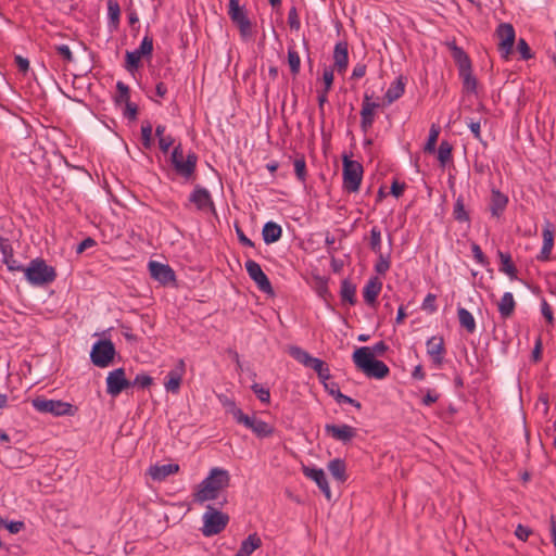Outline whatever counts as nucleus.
Listing matches in <instances>:
<instances>
[{"label":"nucleus","mask_w":556,"mask_h":556,"mask_svg":"<svg viewBox=\"0 0 556 556\" xmlns=\"http://www.w3.org/2000/svg\"><path fill=\"white\" fill-rule=\"evenodd\" d=\"M382 289V281L378 277H371L363 289L364 301L367 305L375 307L377 298Z\"/></svg>","instance_id":"b1692460"},{"label":"nucleus","mask_w":556,"mask_h":556,"mask_svg":"<svg viewBox=\"0 0 556 556\" xmlns=\"http://www.w3.org/2000/svg\"><path fill=\"white\" fill-rule=\"evenodd\" d=\"M131 387V381L126 378L124 368H116L106 377V393L113 397Z\"/></svg>","instance_id":"4468645a"},{"label":"nucleus","mask_w":556,"mask_h":556,"mask_svg":"<svg viewBox=\"0 0 556 556\" xmlns=\"http://www.w3.org/2000/svg\"><path fill=\"white\" fill-rule=\"evenodd\" d=\"M228 15L231 22L239 29L240 36L243 39H248L253 36L252 23L248 16L245 8L240 5L239 0H229Z\"/></svg>","instance_id":"9d476101"},{"label":"nucleus","mask_w":556,"mask_h":556,"mask_svg":"<svg viewBox=\"0 0 556 556\" xmlns=\"http://www.w3.org/2000/svg\"><path fill=\"white\" fill-rule=\"evenodd\" d=\"M517 50L520 53L522 60H529L532 58L531 49L523 38H519L517 42Z\"/></svg>","instance_id":"4d7b16f0"},{"label":"nucleus","mask_w":556,"mask_h":556,"mask_svg":"<svg viewBox=\"0 0 556 556\" xmlns=\"http://www.w3.org/2000/svg\"><path fill=\"white\" fill-rule=\"evenodd\" d=\"M497 255L501 262L500 270L506 274L511 280L517 279V268L511 260V255L501 250L497 251Z\"/></svg>","instance_id":"c756f323"},{"label":"nucleus","mask_w":556,"mask_h":556,"mask_svg":"<svg viewBox=\"0 0 556 556\" xmlns=\"http://www.w3.org/2000/svg\"><path fill=\"white\" fill-rule=\"evenodd\" d=\"M541 313L546 319V321L551 325L554 323V315L551 305L547 303L545 299L541 301Z\"/></svg>","instance_id":"13d9d810"},{"label":"nucleus","mask_w":556,"mask_h":556,"mask_svg":"<svg viewBox=\"0 0 556 556\" xmlns=\"http://www.w3.org/2000/svg\"><path fill=\"white\" fill-rule=\"evenodd\" d=\"M288 64L291 75L296 77L301 70V58L293 47L288 48Z\"/></svg>","instance_id":"e433bc0d"},{"label":"nucleus","mask_w":556,"mask_h":556,"mask_svg":"<svg viewBox=\"0 0 556 556\" xmlns=\"http://www.w3.org/2000/svg\"><path fill=\"white\" fill-rule=\"evenodd\" d=\"M0 252L3 255V260L12 258L13 250L8 239L0 237Z\"/></svg>","instance_id":"052dcab7"},{"label":"nucleus","mask_w":556,"mask_h":556,"mask_svg":"<svg viewBox=\"0 0 556 556\" xmlns=\"http://www.w3.org/2000/svg\"><path fill=\"white\" fill-rule=\"evenodd\" d=\"M302 471L306 478L316 482L327 500L331 498L329 483L327 481L325 471L321 468L303 466Z\"/></svg>","instance_id":"4be33fe9"},{"label":"nucleus","mask_w":556,"mask_h":556,"mask_svg":"<svg viewBox=\"0 0 556 556\" xmlns=\"http://www.w3.org/2000/svg\"><path fill=\"white\" fill-rule=\"evenodd\" d=\"M153 382L151 376L147 374L137 375L134 381H131V386H138L141 389L149 388Z\"/></svg>","instance_id":"864d4df0"},{"label":"nucleus","mask_w":556,"mask_h":556,"mask_svg":"<svg viewBox=\"0 0 556 556\" xmlns=\"http://www.w3.org/2000/svg\"><path fill=\"white\" fill-rule=\"evenodd\" d=\"M508 204V198L498 189H492L489 208L493 217L502 216Z\"/></svg>","instance_id":"393cba45"},{"label":"nucleus","mask_w":556,"mask_h":556,"mask_svg":"<svg viewBox=\"0 0 556 556\" xmlns=\"http://www.w3.org/2000/svg\"><path fill=\"white\" fill-rule=\"evenodd\" d=\"M352 357L355 366L368 378L383 379L390 374L389 367L382 361L376 359L368 346L356 349Z\"/></svg>","instance_id":"7ed1b4c3"},{"label":"nucleus","mask_w":556,"mask_h":556,"mask_svg":"<svg viewBox=\"0 0 556 556\" xmlns=\"http://www.w3.org/2000/svg\"><path fill=\"white\" fill-rule=\"evenodd\" d=\"M554 225L549 222H546L543 230H542V237H543V248H549L553 249L554 247Z\"/></svg>","instance_id":"37998d69"},{"label":"nucleus","mask_w":556,"mask_h":556,"mask_svg":"<svg viewBox=\"0 0 556 556\" xmlns=\"http://www.w3.org/2000/svg\"><path fill=\"white\" fill-rule=\"evenodd\" d=\"M140 66V59L135 55L132 52L127 51L125 56V68L132 73L134 71H137Z\"/></svg>","instance_id":"de8ad7c7"},{"label":"nucleus","mask_w":556,"mask_h":556,"mask_svg":"<svg viewBox=\"0 0 556 556\" xmlns=\"http://www.w3.org/2000/svg\"><path fill=\"white\" fill-rule=\"evenodd\" d=\"M289 354L296 359L299 363L303 364L306 367H309L316 371L318 378L325 382L330 378V369L329 366L321 361L320 358H316L311 356L305 350L300 346H290Z\"/></svg>","instance_id":"1a4fd4ad"},{"label":"nucleus","mask_w":556,"mask_h":556,"mask_svg":"<svg viewBox=\"0 0 556 556\" xmlns=\"http://www.w3.org/2000/svg\"><path fill=\"white\" fill-rule=\"evenodd\" d=\"M262 546V540L256 533L250 534L242 541L239 551L235 556H250L252 553Z\"/></svg>","instance_id":"cd10ccee"},{"label":"nucleus","mask_w":556,"mask_h":556,"mask_svg":"<svg viewBox=\"0 0 556 556\" xmlns=\"http://www.w3.org/2000/svg\"><path fill=\"white\" fill-rule=\"evenodd\" d=\"M445 46L450 49L452 58L457 65L459 78L466 92L476 93L477 78L472 73V64L469 55L462 47H458L456 40H448Z\"/></svg>","instance_id":"f03ea898"},{"label":"nucleus","mask_w":556,"mask_h":556,"mask_svg":"<svg viewBox=\"0 0 556 556\" xmlns=\"http://www.w3.org/2000/svg\"><path fill=\"white\" fill-rule=\"evenodd\" d=\"M343 190L349 193H354L359 190L363 179V165L351 160L348 155H343Z\"/></svg>","instance_id":"6e6552de"},{"label":"nucleus","mask_w":556,"mask_h":556,"mask_svg":"<svg viewBox=\"0 0 556 556\" xmlns=\"http://www.w3.org/2000/svg\"><path fill=\"white\" fill-rule=\"evenodd\" d=\"M251 389L262 403L268 404L270 402L269 389L264 388L260 383L252 384Z\"/></svg>","instance_id":"c03bdc74"},{"label":"nucleus","mask_w":556,"mask_h":556,"mask_svg":"<svg viewBox=\"0 0 556 556\" xmlns=\"http://www.w3.org/2000/svg\"><path fill=\"white\" fill-rule=\"evenodd\" d=\"M440 397V394L435 390H428L426 395L422 397L421 403L425 406H430L435 403Z\"/></svg>","instance_id":"0e129e2a"},{"label":"nucleus","mask_w":556,"mask_h":556,"mask_svg":"<svg viewBox=\"0 0 556 556\" xmlns=\"http://www.w3.org/2000/svg\"><path fill=\"white\" fill-rule=\"evenodd\" d=\"M457 316L460 326L465 328L468 333H473L476 331L475 318L468 309L459 307L457 309Z\"/></svg>","instance_id":"f704fd0d"},{"label":"nucleus","mask_w":556,"mask_h":556,"mask_svg":"<svg viewBox=\"0 0 556 556\" xmlns=\"http://www.w3.org/2000/svg\"><path fill=\"white\" fill-rule=\"evenodd\" d=\"M379 108V104L371 101V97L365 93L362 110H361V128L364 132H367L375 122V110Z\"/></svg>","instance_id":"6ab92c4d"},{"label":"nucleus","mask_w":556,"mask_h":556,"mask_svg":"<svg viewBox=\"0 0 556 556\" xmlns=\"http://www.w3.org/2000/svg\"><path fill=\"white\" fill-rule=\"evenodd\" d=\"M224 407H226L227 412L230 413L232 415V417L235 418V420L237 421V412H242L241 408L237 407L235 401L232 400H229L227 397H225L224 401H222Z\"/></svg>","instance_id":"338daca9"},{"label":"nucleus","mask_w":556,"mask_h":556,"mask_svg":"<svg viewBox=\"0 0 556 556\" xmlns=\"http://www.w3.org/2000/svg\"><path fill=\"white\" fill-rule=\"evenodd\" d=\"M115 353V346L111 340H99L92 346L90 358L93 365L104 368L112 363Z\"/></svg>","instance_id":"9b49d317"},{"label":"nucleus","mask_w":556,"mask_h":556,"mask_svg":"<svg viewBox=\"0 0 556 556\" xmlns=\"http://www.w3.org/2000/svg\"><path fill=\"white\" fill-rule=\"evenodd\" d=\"M282 235V228L275 222H267L262 230L263 240L266 244L277 242Z\"/></svg>","instance_id":"c85d7f7f"},{"label":"nucleus","mask_w":556,"mask_h":556,"mask_svg":"<svg viewBox=\"0 0 556 556\" xmlns=\"http://www.w3.org/2000/svg\"><path fill=\"white\" fill-rule=\"evenodd\" d=\"M230 483V475L226 469L212 468L208 476L198 485L197 492L193 494L195 503H204L216 500L219 492L227 489Z\"/></svg>","instance_id":"f257e3e1"},{"label":"nucleus","mask_w":556,"mask_h":556,"mask_svg":"<svg viewBox=\"0 0 556 556\" xmlns=\"http://www.w3.org/2000/svg\"><path fill=\"white\" fill-rule=\"evenodd\" d=\"M33 407L45 414H51L53 416H74L78 408L68 402L61 400H48L46 397H36L31 401Z\"/></svg>","instance_id":"0eeeda50"},{"label":"nucleus","mask_w":556,"mask_h":556,"mask_svg":"<svg viewBox=\"0 0 556 556\" xmlns=\"http://www.w3.org/2000/svg\"><path fill=\"white\" fill-rule=\"evenodd\" d=\"M55 50L60 56L63 58L66 62H72L74 60L73 53L67 45H59L55 46Z\"/></svg>","instance_id":"bf43d9fd"},{"label":"nucleus","mask_w":556,"mask_h":556,"mask_svg":"<svg viewBox=\"0 0 556 556\" xmlns=\"http://www.w3.org/2000/svg\"><path fill=\"white\" fill-rule=\"evenodd\" d=\"M108 20L110 28L116 30L121 23V7L117 0H108Z\"/></svg>","instance_id":"473e14b6"},{"label":"nucleus","mask_w":556,"mask_h":556,"mask_svg":"<svg viewBox=\"0 0 556 556\" xmlns=\"http://www.w3.org/2000/svg\"><path fill=\"white\" fill-rule=\"evenodd\" d=\"M152 125L150 122H144L141 125V143L142 147L147 150H150L153 146V138H152Z\"/></svg>","instance_id":"ea45409f"},{"label":"nucleus","mask_w":556,"mask_h":556,"mask_svg":"<svg viewBox=\"0 0 556 556\" xmlns=\"http://www.w3.org/2000/svg\"><path fill=\"white\" fill-rule=\"evenodd\" d=\"M174 138L170 135L164 136L159 139V147L163 153H167L169 148L174 144Z\"/></svg>","instance_id":"69168bd1"},{"label":"nucleus","mask_w":556,"mask_h":556,"mask_svg":"<svg viewBox=\"0 0 556 556\" xmlns=\"http://www.w3.org/2000/svg\"><path fill=\"white\" fill-rule=\"evenodd\" d=\"M356 286L349 279H343L341 282L340 296L342 302H346L350 305L356 303Z\"/></svg>","instance_id":"72a5a7b5"},{"label":"nucleus","mask_w":556,"mask_h":556,"mask_svg":"<svg viewBox=\"0 0 556 556\" xmlns=\"http://www.w3.org/2000/svg\"><path fill=\"white\" fill-rule=\"evenodd\" d=\"M245 269L250 278L256 283L257 288L262 292L267 294L274 293L271 283L258 263L253 260H249L245 262Z\"/></svg>","instance_id":"2eb2a0df"},{"label":"nucleus","mask_w":556,"mask_h":556,"mask_svg":"<svg viewBox=\"0 0 556 556\" xmlns=\"http://www.w3.org/2000/svg\"><path fill=\"white\" fill-rule=\"evenodd\" d=\"M453 217L459 223H470V216L465 207V201L462 195H459L454 203Z\"/></svg>","instance_id":"c9c22d12"},{"label":"nucleus","mask_w":556,"mask_h":556,"mask_svg":"<svg viewBox=\"0 0 556 556\" xmlns=\"http://www.w3.org/2000/svg\"><path fill=\"white\" fill-rule=\"evenodd\" d=\"M497 306L501 317L504 319L509 318L514 314L516 307V302L514 300L513 293L505 292L501 301L498 302Z\"/></svg>","instance_id":"7c9ffc66"},{"label":"nucleus","mask_w":556,"mask_h":556,"mask_svg":"<svg viewBox=\"0 0 556 556\" xmlns=\"http://www.w3.org/2000/svg\"><path fill=\"white\" fill-rule=\"evenodd\" d=\"M542 349H543V345H542V338L541 336H539L535 340V344H534V348L532 350V354H531V358L534 363H538L541 361L542 358Z\"/></svg>","instance_id":"680f3d73"},{"label":"nucleus","mask_w":556,"mask_h":556,"mask_svg":"<svg viewBox=\"0 0 556 556\" xmlns=\"http://www.w3.org/2000/svg\"><path fill=\"white\" fill-rule=\"evenodd\" d=\"M185 372L186 364L185 361L180 358L177 361L175 368L166 376V381L164 382L165 390L173 394H177L180 390Z\"/></svg>","instance_id":"f3484780"},{"label":"nucleus","mask_w":556,"mask_h":556,"mask_svg":"<svg viewBox=\"0 0 556 556\" xmlns=\"http://www.w3.org/2000/svg\"><path fill=\"white\" fill-rule=\"evenodd\" d=\"M0 526H3L12 534L18 533L25 527L23 521H7L3 519H0Z\"/></svg>","instance_id":"3c124183"},{"label":"nucleus","mask_w":556,"mask_h":556,"mask_svg":"<svg viewBox=\"0 0 556 556\" xmlns=\"http://www.w3.org/2000/svg\"><path fill=\"white\" fill-rule=\"evenodd\" d=\"M333 68L332 67H325L323 71V83H324V89L325 92H329L333 85Z\"/></svg>","instance_id":"8fccbe9b"},{"label":"nucleus","mask_w":556,"mask_h":556,"mask_svg":"<svg viewBox=\"0 0 556 556\" xmlns=\"http://www.w3.org/2000/svg\"><path fill=\"white\" fill-rule=\"evenodd\" d=\"M405 91V80L403 76H399L388 88L384 100L388 104L399 100Z\"/></svg>","instance_id":"bb28decb"},{"label":"nucleus","mask_w":556,"mask_h":556,"mask_svg":"<svg viewBox=\"0 0 556 556\" xmlns=\"http://www.w3.org/2000/svg\"><path fill=\"white\" fill-rule=\"evenodd\" d=\"M150 275L153 279L157 280L162 285H167L175 281V271L169 265L162 264L155 261L149 263Z\"/></svg>","instance_id":"412c9836"},{"label":"nucleus","mask_w":556,"mask_h":556,"mask_svg":"<svg viewBox=\"0 0 556 556\" xmlns=\"http://www.w3.org/2000/svg\"><path fill=\"white\" fill-rule=\"evenodd\" d=\"M427 355L430 357L432 364L440 368L444 363L446 354L445 342L442 336H432L426 342Z\"/></svg>","instance_id":"dca6fc26"},{"label":"nucleus","mask_w":556,"mask_h":556,"mask_svg":"<svg viewBox=\"0 0 556 556\" xmlns=\"http://www.w3.org/2000/svg\"><path fill=\"white\" fill-rule=\"evenodd\" d=\"M435 300H437L435 294L428 293L427 296L424 299L421 308L428 313H434L438 309Z\"/></svg>","instance_id":"603ef678"},{"label":"nucleus","mask_w":556,"mask_h":556,"mask_svg":"<svg viewBox=\"0 0 556 556\" xmlns=\"http://www.w3.org/2000/svg\"><path fill=\"white\" fill-rule=\"evenodd\" d=\"M237 422L250 429L258 438H268L273 435L275 429L268 422L257 419L255 416H249L243 412H237Z\"/></svg>","instance_id":"ddd939ff"},{"label":"nucleus","mask_w":556,"mask_h":556,"mask_svg":"<svg viewBox=\"0 0 556 556\" xmlns=\"http://www.w3.org/2000/svg\"><path fill=\"white\" fill-rule=\"evenodd\" d=\"M369 248L376 254H381V230L374 226L369 236Z\"/></svg>","instance_id":"a19ab883"},{"label":"nucleus","mask_w":556,"mask_h":556,"mask_svg":"<svg viewBox=\"0 0 556 556\" xmlns=\"http://www.w3.org/2000/svg\"><path fill=\"white\" fill-rule=\"evenodd\" d=\"M126 105V110H125V116L127 118H129L130 121H135L137 118V114H138V106L136 103H132L130 101H128L127 103H125Z\"/></svg>","instance_id":"774afa93"},{"label":"nucleus","mask_w":556,"mask_h":556,"mask_svg":"<svg viewBox=\"0 0 556 556\" xmlns=\"http://www.w3.org/2000/svg\"><path fill=\"white\" fill-rule=\"evenodd\" d=\"M117 89V96H116V102L121 103H127L130 101V90L127 85H125L123 81H117L116 84Z\"/></svg>","instance_id":"a18cd8bd"},{"label":"nucleus","mask_w":556,"mask_h":556,"mask_svg":"<svg viewBox=\"0 0 556 556\" xmlns=\"http://www.w3.org/2000/svg\"><path fill=\"white\" fill-rule=\"evenodd\" d=\"M170 163L176 174L185 178L187 181L194 178L198 163V155L194 152H190L185 156L182 147L179 143L172 152Z\"/></svg>","instance_id":"20e7f679"},{"label":"nucleus","mask_w":556,"mask_h":556,"mask_svg":"<svg viewBox=\"0 0 556 556\" xmlns=\"http://www.w3.org/2000/svg\"><path fill=\"white\" fill-rule=\"evenodd\" d=\"M349 66V43L348 41H339L333 49V70L339 74H344Z\"/></svg>","instance_id":"5701e85b"},{"label":"nucleus","mask_w":556,"mask_h":556,"mask_svg":"<svg viewBox=\"0 0 556 556\" xmlns=\"http://www.w3.org/2000/svg\"><path fill=\"white\" fill-rule=\"evenodd\" d=\"M471 252H472L475 261L479 265L485 267V266H488L490 264L489 258L484 255V253L482 252L480 245L477 244L476 242L471 243Z\"/></svg>","instance_id":"49530a36"},{"label":"nucleus","mask_w":556,"mask_h":556,"mask_svg":"<svg viewBox=\"0 0 556 556\" xmlns=\"http://www.w3.org/2000/svg\"><path fill=\"white\" fill-rule=\"evenodd\" d=\"M179 471L178 464H165V465H153L149 468L150 477L155 481H163L168 476L177 473Z\"/></svg>","instance_id":"a878e982"},{"label":"nucleus","mask_w":556,"mask_h":556,"mask_svg":"<svg viewBox=\"0 0 556 556\" xmlns=\"http://www.w3.org/2000/svg\"><path fill=\"white\" fill-rule=\"evenodd\" d=\"M26 279L33 286H43L51 283L56 278L55 269L47 265L42 258L30 261L29 265L23 269Z\"/></svg>","instance_id":"39448f33"},{"label":"nucleus","mask_w":556,"mask_h":556,"mask_svg":"<svg viewBox=\"0 0 556 556\" xmlns=\"http://www.w3.org/2000/svg\"><path fill=\"white\" fill-rule=\"evenodd\" d=\"M452 150L453 147L447 141H442L438 149V160L440 165L444 167L452 160Z\"/></svg>","instance_id":"58836bf2"},{"label":"nucleus","mask_w":556,"mask_h":556,"mask_svg":"<svg viewBox=\"0 0 556 556\" xmlns=\"http://www.w3.org/2000/svg\"><path fill=\"white\" fill-rule=\"evenodd\" d=\"M203 527L201 529L204 536H213L225 530L229 522V516L212 505L206 506L202 517Z\"/></svg>","instance_id":"423d86ee"},{"label":"nucleus","mask_w":556,"mask_h":556,"mask_svg":"<svg viewBox=\"0 0 556 556\" xmlns=\"http://www.w3.org/2000/svg\"><path fill=\"white\" fill-rule=\"evenodd\" d=\"M189 201L199 211H214V202L212 195L207 189L201 186H195L193 191L189 195Z\"/></svg>","instance_id":"a211bd4d"},{"label":"nucleus","mask_w":556,"mask_h":556,"mask_svg":"<svg viewBox=\"0 0 556 556\" xmlns=\"http://www.w3.org/2000/svg\"><path fill=\"white\" fill-rule=\"evenodd\" d=\"M139 49L147 55V58H151L153 52V38L150 35H146L139 46Z\"/></svg>","instance_id":"6e6d98bb"},{"label":"nucleus","mask_w":556,"mask_h":556,"mask_svg":"<svg viewBox=\"0 0 556 556\" xmlns=\"http://www.w3.org/2000/svg\"><path fill=\"white\" fill-rule=\"evenodd\" d=\"M328 470L336 480L340 482L346 481V465L343 459L334 458L330 460L328 464Z\"/></svg>","instance_id":"2f4dec72"},{"label":"nucleus","mask_w":556,"mask_h":556,"mask_svg":"<svg viewBox=\"0 0 556 556\" xmlns=\"http://www.w3.org/2000/svg\"><path fill=\"white\" fill-rule=\"evenodd\" d=\"M439 135H440V127L433 124L429 130L428 140L424 148L425 152L434 153Z\"/></svg>","instance_id":"79ce46f5"},{"label":"nucleus","mask_w":556,"mask_h":556,"mask_svg":"<svg viewBox=\"0 0 556 556\" xmlns=\"http://www.w3.org/2000/svg\"><path fill=\"white\" fill-rule=\"evenodd\" d=\"M531 534H532V530L522 525H518L515 530V535L523 542H526Z\"/></svg>","instance_id":"e2e57ef3"},{"label":"nucleus","mask_w":556,"mask_h":556,"mask_svg":"<svg viewBox=\"0 0 556 556\" xmlns=\"http://www.w3.org/2000/svg\"><path fill=\"white\" fill-rule=\"evenodd\" d=\"M294 173L300 182H305L307 179L306 161L303 154H299L294 161Z\"/></svg>","instance_id":"4c0bfd02"},{"label":"nucleus","mask_w":556,"mask_h":556,"mask_svg":"<svg viewBox=\"0 0 556 556\" xmlns=\"http://www.w3.org/2000/svg\"><path fill=\"white\" fill-rule=\"evenodd\" d=\"M288 24H289L290 28L294 29V30H299L300 27H301L298 10H296L295 7H292L289 10V13H288Z\"/></svg>","instance_id":"5fc2aeb1"},{"label":"nucleus","mask_w":556,"mask_h":556,"mask_svg":"<svg viewBox=\"0 0 556 556\" xmlns=\"http://www.w3.org/2000/svg\"><path fill=\"white\" fill-rule=\"evenodd\" d=\"M325 432L330 435L332 439L340 441L342 443H348L352 441L356 435V429L350 425H332L327 424L325 426Z\"/></svg>","instance_id":"aec40b11"},{"label":"nucleus","mask_w":556,"mask_h":556,"mask_svg":"<svg viewBox=\"0 0 556 556\" xmlns=\"http://www.w3.org/2000/svg\"><path fill=\"white\" fill-rule=\"evenodd\" d=\"M325 388L329 392V394L334 397V400L338 403H344L345 401H348L346 400L348 395L341 393L339 386L337 383H330V384L325 383Z\"/></svg>","instance_id":"09e8293b"},{"label":"nucleus","mask_w":556,"mask_h":556,"mask_svg":"<svg viewBox=\"0 0 556 556\" xmlns=\"http://www.w3.org/2000/svg\"><path fill=\"white\" fill-rule=\"evenodd\" d=\"M495 36L498 39L497 49L504 59L513 52V47L516 40V31L510 23H501L496 30Z\"/></svg>","instance_id":"f8f14e48"}]
</instances>
